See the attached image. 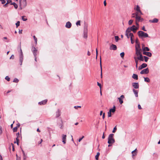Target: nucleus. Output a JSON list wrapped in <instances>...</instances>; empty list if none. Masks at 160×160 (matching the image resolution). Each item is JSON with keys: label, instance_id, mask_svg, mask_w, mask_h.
<instances>
[{"label": "nucleus", "instance_id": "obj_8", "mask_svg": "<svg viewBox=\"0 0 160 160\" xmlns=\"http://www.w3.org/2000/svg\"><path fill=\"white\" fill-rule=\"evenodd\" d=\"M147 64L145 63H142L140 66L138 68L139 70H141L142 69L145 68L147 67Z\"/></svg>", "mask_w": 160, "mask_h": 160}, {"label": "nucleus", "instance_id": "obj_33", "mask_svg": "<svg viewBox=\"0 0 160 160\" xmlns=\"http://www.w3.org/2000/svg\"><path fill=\"white\" fill-rule=\"evenodd\" d=\"M143 58H144L145 61V62H147L149 58L146 56H144Z\"/></svg>", "mask_w": 160, "mask_h": 160}, {"label": "nucleus", "instance_id": "obj_2", "mask_svg": "<svg viewBox=\"0 0 160 160\" xmlns=\"http://www.w3.org/2000/svg\"><path fill=\"white\" fill-rule=\"evenodd\" d=\"M113 136L114 134H111L109 135L108 142L109 144H113L115 142V141L113 138Z\"/></svg>", "mask_w": 160, "mask_h": 160}, {"label": "nucleus", "instance_id": "obj_47", "mask_svg": "<svg viewBox=\"0 0 160 160\" xmlns=\"http://www.w3.org/2000/svg\"><path fill=\"white\" fill-rule=\"evenodd\" d=\"M124 52H122L120 53L121 57L123 58L124 57Z\"/></svg>", "mask_w": 160, "mask_h": 160}, {"label": "nucleus", "instance_id": "obj_18", "mask_svg": "<svg viewBox=\"0 0 160 160\" xmlns=\"http://www.w3.org/2000/svg\"><path fill=\"white\" fill-rule=\"evenodd\" d=\"M32 51L33 52V53L34 56H35L37 55V53L35 52V51H38V50L37 49L34 47H32Z\"/></svg>", "mask_w": 160, "mask_h": 160}, {"label": "nucleus", "instance_id": "obj_7", "mask_svg": "<svg viewBox=\"0 0 160 160\" xmlns=\"http://www.w3.org/2000/svg\"><path fill=\"white\" fill-rule=\"evenodd\" d=\"M132 86L135 89H138L139 88V85L138 82H133L132 83Z\"/></svg>", "mask_w": 160, "mask_h": 160}, {"label": "nucleus", "instance_id": "obj_39", "mask_svg": "<svg viewBox=\"0 0 160 160\" xmlns=\"http://www.w3.org/2000/svg\"><path fill=\"white\" fill-rule=\"evenodd\" d=\"M137 11V12L136 13H137L138 15L139 14H142V12L141 11L140 9L138 10V11Z\"/></svg>", "mask_w": 160, "mask_h": 160}, {"label": "nucleus", "instance_id": "obj_5", "mask_svg": "<svg viewBox=\"0 0 160 160\" xmlns=\"http://www.w3.org/2000/svg\"><path fill=\"white\" fill-rule=\"evenodd\" d=\"M149 69L148 68H147L142 70L140 72V73L141 74H147L149 73Z\"/></svg>", "mask_w": 160, "mask_h": 160}, {"label": "nucleus", "instance_id": "obj_50", "mask_svg": "<svg viewBox=\"0 0 160 160\" xmlns=\"http://www.w3.org/2000/svg\"><path fill=\"white\" fill-rule=\"evenodd\" d=\"M108 117H111L112 116V114H111V113L110 112H109V111L108 112Z\"/></svg>", "mask_w": 160, "mask_h": 160}, {"label": "nucleus", "instance_id": "obj_21", "mask_svg": "<svg viewBox=\"0 0 160 160\" xmlns=\"http://www.w3.org/2000/svg\"><path fill=\"white\" fill-rule=\"evenodd\" d=\"M115 110H116V107L115 106H114L113 107V108H111L110 109L109 112H111H111L114 113L115 112Z\"/></svg>", "mask_w": 160, "mask_h": 160}, {"label": "nucleus", "instance_id": "obj_22", "mask_svg": "<svg viewBox=\"0 0 160 160\" xmlns=\"http://www.w3.org/2000/svg\"><path fill=\"white\" fill-rule=\"evenodd\" d=\"M133 91L135 94V95L136 97H138V91L137 90H136L135 89H133Z\"/></svg>", "mask_w": 160, "mask_h": 160}, {"label": "nucleus", "instance_id": "obj_31", "mask_svg": "<svg viewBox=\"0 0 160 160\" xmlns=\"http://www.w3.org/2000/svg\"><path fill=\"white\" fill-rule=\"evenodd\" d=\"M100 155V153L99 152H98L97 153V155L95 156V159L96 160H98V157Z\"/></svg>", "mask_w": 160, "mask_h": 160}, {"label": "nucleus", "instance_id": "obj_42", "mask_svg": "<svg viewBox=\"0 0 160 160\" xmlns=\"http://www.w3.org/2000/svg\"><path fill=\"white\" fill-rule=\"evenodd\" d=\"M5 79L6 80H7L8 81H10V78L8 76H6V77L5 78Z\"/></svg>", "mask_w": 160, "mask_h": 160}, {"label": "nucleus", "instance_id": "obj_1", "mask_svg": "<svg viewBox=\"0 0 160 160\" xmlns=\"http://www.w3.org/2000/svg\"><path fill=\"white\" fill-rule=\"evenodd\" d=\"M19 50L20 51V54L19 55V61L20 62V65H22V62L23 60V53L21 48V42H20V45L18 47Z\"/></svg>", "mask_w": 160, "mask_h": 160}, {"label": "nucleus", "instance_id": "obj_3", "mask_svg": "<svg viewBox=\"0 0 160 160\" xmlns=\"http://www.w3.org/2000/svg\"><path fill=\"white\" fill-rule=\"evenodd\" d=\"M138 34L139 37L147 38L149 37L147 33L141 31H139L138 32Z\"/></svg>", "mask_w": 160, "mask_h": 160}, {"label": "nucleus", "instance_id": "obj_16", "mask_svg": "<svg viewBox=\"0 0 160 160\" xmlns=\"http://www.w3.org/2000/svg\"><path fill=\"white\" fill-rule=\"evenodd\" d=\"M132 31L134 32L135 33L136 32V30L138 29V28L136 27V26L133 25L132 27Z\"/></svg>", "mask_w": 160, "mask_h": 160}, {"label": "nucleus", "instance_id": "obj_36", "mask_svg": "<svg viewBox=\"0 0 160 160\" xmlns=\"http://www.w3.org/2000/svg\"><path fill=\"white\" fill-rule=\"evenodd\" d=\"M33 38H34V39L35 40V43L36 44L37 43V38L35 36H33Z\"/></svg>", "mask_w": 160, "mask_h": 160}, {"label": "nucleus", "instance_id": "obj_9", "mask_svg": "<svg viewBox=\"0 0 160 160\" xmlns=\"http://www.w3.org/2000/svg\"><path fill=\"white\" fill-rule=\"evenodd\" d=\"M132 27H129L126 30V34L125 35L126 36H128V34H129L130 33V32H131L132 31Z\"/></svg>", "mask_w": 160, "mask_h": 160}, {"label": "nucleus", "instance_id": "obj_37", "mask_svg": "<svg viewBox=\"0 0 160 160\" xmlns=\"http://www.w3.org/2000/svg\"><path fill=\"white\" fill-rule=\"evenodd\" d=\"M134 59H135V63H136V68H138V60H136V58L135 57H134Z\"/></svg>", "mask_w": 160, "mask_h": 160}, {"label": "nucleus", "instance_id": "obj_34", "mask_svg": "<svg viewBox=\"0 0 160 160\" xmlns=\"http://www.w3.org/2000/svg\"><path fill=\"white\" fill-rule=\"evenodd\" d=\"M118 99L119 100L120 103L121 104H122L123 102V101L122 98H118Z\"/></svg>", "mask_w": 160, "mask_h": 160}, {"label": "nucleus", "instance_id": "obj_26", "mask_svg": "<svg viewBox=\"0 0 160 160\" xmlns=\"http://www.w3.org/2000/svg\"><path fill=\"white\" fill-rule=\"evenodd\" d=\"M63 124H62V120H61V123L59 124H58V126L60 127V128L61 129H62L63 128Z\"/></svg>", "mask_w": 160, "mask_h": 160}, {"label": "nucleus", "instance_id": "obj_17", "mask_svg": "<svg viewBox=\"0 0 160 160\" xmlns=\"http://www.w3.org/2000/svg\"><path fill=\"white\" fill-rule=\"evenodd\" d=\"M137 59L138 60H140L141 61H143V57L142 56V54L139 55L138 56Z\"/></svg>", "mask_w": 160, "mask_h": 160}, {"label": "nucleus", "instance_id": "obj_48", "mask_svg": "<svg viewBox=\"0 0 160 160\" xmlns=\"http://www.w3.org/2000/svg\"><path fill=\"white\" fill-rule=\"evenodd\" d=\"M131 43L132 44H133L134 43V40L133 39V38H132V37H131L130 38Z\"/></svg>", "mask_w": 160, "mask_h": 160}, {"label": "nucleus", "instance_id": "obj_15", "mask_svg": "<svg viewBox=\"0 0 160 160\" xmlns=\"http://www.w3.org/2000/svg\"><path fill=\"white\" fill-rule=\"evenodd\" d=\"M72 26L71 23L69 21L67 22L65 27L68 28H70Z\"/></svg>", "mask_w": 160, "mask_h": 160}, {"label": "nucleus", "instance_id": "obj_51", "mask_svg": "<svg viewBox=\"0 0 160 160\" xmlns=\"http://www.w3.org/2000/svg\"><path fill=\"white\" fill-rule=\"evenodd\" d=\"M17 127H15L13 128V131L14 132H16L17 130Z\"/></svg>", "mask_w": 160, "mask_h": 160}, {"label": "nucleus", "instance_id": "obj_43", "mask_svg": "<svg viewBox=\"0 0 160 160\" xmlns=\"http://www.w3.org/2000/svg\"><path fill=\"white\" fill-rule=\"evenodd\" d=\"M134 9L136 11H138L140 9V7L138 5H137L136 6V7Z\"/></svg>", "mask_w": 160, "mask_h": 160}, {"label": "nucleus", "instance_id": "obj_29", "mask_svg": "<svg viewBox=\"0 0 160 160\" xmlns=\"http://www.w3.org/2000/svg\"><path fill=\"white\" fill-rule=\"evenodd\" d=\"M144 81L145 82H150V80L148 78H145L144 77Z\"/></svg>", "mask_w": 160, "mask_h": 160}, {"label": "nucleus", "instance_id": "obj_60", "mask_svg": "<svg viewBox=\"0 0 160 160\" xmlns=\"http://www.w3.org/2000/svg\"><path fill=\"white\" fill-rule=\"evenodd\" d=\"M138 108L139 109H142V108L140 104H138Z\"/></svg>", "mask_w": 160, "mask_h": 160}, {"label": "nucleus", "instance_id": "obj_61", "mask_svg": "<svg viewBox=\"0 0 160 160\" xmlns=\"http://www.w3.org/2000/svg\"><path fill=\"white\" fill-rule=\"evenodd\" d=\"M14 58V56L13 55H12L11 56V57L10 58V59H13Z\"/></svg>", "mask_w": 160, "mask_h": 160}, {"label": "nucleus", "instance_id": "obj_62", "mask_svg": "<svg viewBox=\"0 0 160 160\" xmlns=\"http://www.w3.org/2000/svg\"><path fill=\"white\" fill-rule=\"evenodd\" d=\"M23 158L24 160H26L27 159V156L26 155L23 156Z\"/></svg>", "mask_w": 160, "mask_h": 160}, {"label": "nucleus", "instance_id": "obj_45", "mask_svg": "<svg viewBox=\"0 0 160 160\" xmlns=\"http://www.w3.org/2000/svg\"><path fill=\"white\" fill-rule=\"evenodd\" d=\"M17 137L16 139H18V138L20 137V133L19 132H18L16 134Z\"/></svg>", "mask_w": 160, "mask_h": 160}, {"label": "nucleus", "instance_id": "obj_10", "mask_svg": "<svg viewBox=\"0 0 160 160\" xmlns=\"http://www.w3.org/2000/svg\"><path fill=\"white\" fill-rule=\"evenodd\" d=\"M62 142L63 144H65L66 143L67 136L66 135L62 134Z\"/></svg>", "mask_w": 160, "mask_h": 160}, {"label": "nucleus", "instance_id": "obj_32", "mask_svg": "<svg viewBox=\"0 0 160 160\" xmlns=\"http://www.w3.org/2000/svg\"><path fill=\"white\" fill-rule=\"evenodd\" d=\"M137 150V149H136L135 150L133 151L132 152V156H133L136 155V153H135V152Z\"/></svg>", "mask_w": 160, "mask_h": 160}, {"label": "nucleus", "instance_id": "obj_24", "mask_svg": "<svg viewBox=\"0 0 160 160\" xmlns=\"http://www.w3.org/2000/svg\"><path fill=\"white\" fill-rule=\"evenodd\" d=\"M61 115L60 111L58 109L56 112V117L58 118Z\"/></svg>", "mask_w": 160, "mask_h": 160}, {"label": "nucleus", "instance_id": "obj_27", "mask_svg": "<svg viewBox=\"0 0 160 160\" xmlns=\"http://www.w3.org/2000/svg\"><path fill=\"white\" fill-rule=\"evenodd\" d=\"M137 50L142 49L140 48V44H138V45L135 46V50H137Z\"/></svg>", "mask_w": 160, "mask_h": 160}, {"label": "nucleus", "instance_id": "obj_20", "mask_svg": "<svg viewBox=\"0 0 160 160\" xmlns=\"http://www.w3.org/2000/svg\"><path fill=\"white\" fill-rule=\"evenodd\" d=\"M158 20L156 18H154L153 20H149V22L152 23H157L158 22Z\"/></svg>", "mask_w": 160, "mask_h": 160}, {"label": "nucleus", "instance_id": "obj_13", "mask_svg": "<svg viewBox=\"0 0 160 160\" xmlns=\"http://www.w3.org/2000/svg\"><path fill=\"white\" fill-rule=\"evenodd\" d=\"M142 50V49H139V50H137H137H135L136 54V55L137 56H138L139 55L141 54Z\"/></svg>", "mask_w": 160, "mask_h": 160}, {"label": "nucleus", "instance_id": "obj_58", "mask_svg": "<svg viewBox=\"0 0 160 160\" xmlns=\"http://www.w3.org/2000/svg\"><path fill=\"white\" fill-rule=\"evenodd\" d=\"M97 85L98 86H99L100 88H101V84L100 83H99L98 82H97Z\"/></svg>", "mask_w": 160, "mask_h": 160}, {"label": "nucleus", "instance_id": "obj_30", "mask_svg": "<svg viewBox=\"0 0 160 160\" xmlns=\"http://www.w3.org/2000/svg\"><path fill=\"white\" fill-rule=\"evenodd\" d=\"M22 19L23 21H26L27 20V18L25 16H23L22 17Z\"/></svg>", "mask_w": 160, "mask_h": 160}, {"label": "nucleus", "instance_id": "obj_52", "mask_svg": "<svg viewBox=\"0 0 160 160\" xmlns=\"http://www.w3.org/2000/svg\"><path fill=\"white\" fill-rule=\"evenodd\" d=\"M2 2V4H3L5 3L6 1L5 0H0Z\"/></svg>", "mask_w": 160, "mask_h": 160}, {"label": "nucleus", "instance_id": "obj_28", "mask_svg": "<svg viewBox=\"0 0 160 160\" xmlns=\"http://www.w3.org/2000/svg\"><path fill=\"white\" fill-rule=\"evenodd\" d=\"M11 5H13L15 8V9H17L18 7V5L15 2L11 3H10Z\"/></svg>", "mask_w": 160, "mask_h": 160}, {"label": "nucleus", "instance_id": "obj_41", "mask_svg": "<svg viewBox=\"0 0 160 160\" xmlns=\"http://www.w3.org/2000/svg\"><path fill=\"white\" fill-rule=\"evenodd\" d=\"M20 22L19 21H18L16 23V25L17 28H18V26L20 25Z\"/></svg>", "mask_w": 160, "mask_h": 160}, {"label": "nucleus", "instance_id": "obj_49", "mask_svg": "<svg viewBox=\"0 0 160 160\" xmlns=\"http://www.w3.org/2000/svg\"><path fill=\"white\" fill-rule=\"evenodd\" d=\"M76 24L77 25H79V26H80L81 25L80 24V21H78L76 23Z\"/></svg>", "mask_w": 160, "mask_h": 160}, {"label": "nucleus", "instance_id": "obj_19", "mask_svg": "<svg viewBox=\"0 0 160 160\" xmlns=\"http://www.w3.org/2000/svg\"><path fill=\"white\" fill-rule=\"evenodd\" d=\"M47 102V100H44L38 102V104L40 105H43L45 104Z\"/></svg>", "mask_w": 160, "mask_h": 160}, {"label": "nucleus", "instance_id": "obj_25", "mask_svg": "<svg viewBox=\"0 0 160 160\" xmlns=\"http://www.w3.org/2000/svg\"><path fill=\"white\" fill-rule=\"evenodd\" d=\"M132 78L134 79L138 80V75L135 74H133L132 76Z\"/></svg>", "mask_w": 160, "mask_h": 160}, {"label": "nucleus", "instance_id": "obj_57", "mask_svg": "<svg viewBox=\"0 0 160 160\" xmlns=\"http://www.w3.org/2000/svg\"><path fill=\"white\" fill-rule=\"evenodd\" d=\"M142 30H143V31H147V30L145 29V27L144 26H143L142 28Z\"/></svg>", "mask_w": 160, "mask_h": 160}, {"label": "nucleus", "instance_id": "obj_12", "mask_svg": "<svg viewBox=\"0 0 160 160\" xmlns=\"http://www.w3.org/2000/svg\"><path fill=\"white\" fill-rule=\"evenodd\" d=\"M135 16L136 21H137V22L140 21L141 19L143 20V18H141V17L138 16V15L137 13L135 14Z\"/></svg>", "mask_w": 160, "mask_h": 160}, {"label": "nucleus", "instance_id": "obj_44", "mask_svg": "<svg viewBox=\"0 0 160 160\" xmlns=\"http://www.w3.org/2000/svg\"><path fill=\"white\" fill-rule=\"evenodd\" d=\"M133 22V20H130L128 22V24L129 25H131Z\"/></svg>", "mask_w": 160, "mask_h": 160}, {"label": "nucleus", "instance_id": "obj_40", "mask_svg": "<svg viewBox=\"0 0 160 160\" xmlns=\"http://www.w3.org/2000/svg\"><path fill=\"white\" fill-rule=\"evenodd\" d=\"M117 129V127H116V126L113 128V130L112 131V132H113V133L115 132H116Z\"/></svg>", "mask_w": 160, "mask_h": 160}, {"label": "nucleus", "instance_id": "obj_59", "mask_svg": "<svg viewBox=\"0 0 160 160\" xmlns=\"http://www.w3.org/2000/svg\"><path fill=\"white\" fill-rule=\"evenodd\" d=\"M16 140L17 143L18 145L19 139H16Z\"/></svg>", "mask_w": 160, "mask_h": 160}, {"label": "nucleus", "instance_id": "obj_63", "mask_svg": "<svg viewBox=\"0 0 160 160\" xmlns=\"http://www.w3.org/2000/svg\"><path fill=\"white\" fill-rule=\"evenodd\" d=\"M2 133V131L1 128V127L0 126V134H1Z\"/></svg>", "mask_w": 160, "mask_h": 160}, {"label": "nucleus", "instance_id": "obj_35", "mask_svg": "<svg viewBox=\"0 0 160 160\" xmlns=\"http://www.w3.org/2000/svg\"><path fill=\"white\" fill-rule=\"evenodd\" d=\"M115 38L116 42H117L120 39L118 36H115Z\"/></svg>", "mask_w": 160, "mask_h": 160}, {"label": "nucleus", "instance_id": "obj_64", "mask_svg": "<svg viewBox=\"0 0 160 160\" xmlns=\"http://www.w3.org/2000/svg\"><path fill=\"white\" fill-rule=\"evenodd\" d=\"M20 126V124L18 123L17 124V126L16 127H17V128H19Z\"/></svg>", "mask_w": 160, "mask_h": 160}, {"label": "nucleus", "instance_id": "obj_11", "mask_svg": "<svg viewBox=\"0 0 160 160\" xmlns=\"http://www.w3.org/2000/svg\"><path fill=\"white\" fill-rule=\"evenodd\" d=\"M117 46L113 44H112L110 47V49L113 50H115L117 49Z\"/></svg>", "mask_w": 160, "mask_h": 160}, {"label": "nucleus", "instance_id": "obj_6", "mask_svg": "<svg viewBox=\"0 0 160 160\" xmlns=\"http://www.w3.org/2000/svg\"><path fill=\"white\" fill-rule=\"evenodd\" d=\"M88 32V30L87 28H84V38H87L88 36L87 33Z\"/></svg>", "mask_w": 160, "mask_h": 160}, {"label": "nucleus", "instance_id": "obj_56", "mask_svg": "<svg viewBox=\"0 0 160 160\" xmlns=\"http://www.w3.org/2000/svg\"><path fill=\"white\" fill-rule=\"evenodd\" d=\"M8 4V1L7 3L3 5L4 7H6L7 6V4Z\"/></svg>", "mask_w": 160, "mask_h": 160}, {"label": "nucleus", "instance_id": "obj_46", "mask_svg": "<svg viewBox=\"0 0 160 160\" xmlns=\"http://www.w3.org/2000/svg\"><path fill=\"white\" fill-rule=\"evenodd\" d=\"M135 42L136 43V44L137 45H138V44H139V41L138 38H137L135 40Z\"/></svg>", "mask_w": 160, "mask_h": 160}, {"label": "nucleus", "instance_id": "obj_23", "mask_svg": "<svg viewBox=\"0 0 160 160\" xmlns=\"http://www.w3.org/2000/svg\"><path fill=\"white\" fill-rule=\"evenodd\" d=\"M142 50L143 52H145V51H150V49L148 47H145L144 48L142 47Z\"/></svg>", "mask_w": 160, "mask_h": 160}, {"label": "nucleus", "instance_id": "obj_38", "mask_svg": "<svg viewBox=\"0 0 160 160\" xmlns=\"http://www.w3.org/2000/svg\"><path fill=\"white\" fill-rule=\"evenodd\" d=\"M19 82V80L17 78H15L13 80V82H14L17 83Z\"/></svg>", "mask_w": 160, "mask_h": 160}, {"label": "nucleus", "instance_id": "obj_14", "mask_svg": "<svg viewBox=\"0 0 160 160\" xmlns=\"http://www.w3.org/2000/svg\"><path fill=\"white\" fill-rule=\"evenodd\" d=\"M143 54L149 57H151L152 55L151 53L149 52H143Z\"/></svg>", "mask_w": 160, "mask_h": 160}, {"label": "nucleus", "instance_id": "obj_55", "mask_svg": "<svg viewBox=\"0 0 160 160\" xmlns=\"http://www.w3.org/2000/svg\"><path fill=\"white\" fill-rule=\"evenodd\" d=\"M78 108H81V106H75L74 107V108L76 109H77Z\"/></svg>", "mask_w": 160, "mask_h": 160}, {"label": "nucleus", "instance_id": "obj_4", "mask_svg": "<svg viewBox=\"0 0 160 160\" xmlns=\"http://www.w3.org/2000/svg\"><path fill=\"white\" fill-rule=\"evenodd\" d=\"M27 5L26 0H20V6L21 9L24 8Z\"/></svg>", "mask_w": 160, "mask_h": 160}, {"label": "nucleus", "instance_id": "obj_53", "mask_svg": "<svg viewBox=\"0 0 160 160\" xmlns=\"http://www.w3.org/2000/svg\"><path fill=\"white\" fill-rule=\"evenodd\" d=\"M129 35L130 36V37H132V38H133V37H134V36L133 34L132 33H129Z\"/></svg>", "mask_w": 160, "mask_h": 160}, {"label": "nucleus", "instance_id": "obj_54", "mask_svg": "<svg viewBox=\"0 0 160 160\" xmlns=\"http://www.w3.org/2000/svg\"><path fill=\"white\" fill-rule=\"evenodd\" d=\"M84 138V136H82L81 138H79L78 140V142H80Z\"/></svg>", "mask_w": 160, "mask_h": 160}]
</instances>
